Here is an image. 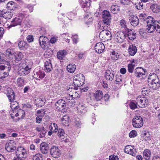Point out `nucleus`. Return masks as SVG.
<instances>
[{
  "instance_id": "1",
  "label": "nucleus",
  "mask_w": 160,
  "mask_h": 160,
  "mask_svg": "<svg viewBox=\"0 0 160 160\" xmlns=\"http://www.w3.org/2000/svg\"><path fill=\"white\" fill-rule=\"evenodd\" d=\"M147 22L148 25L147 26L146 29L149 33H152L155 30L158 33H160V24H159V22L157 20H155L153 18H151Z\"/></svg>"
},
{
  "instance_id": "2",
  "label": "nucleus",
  "mask_w": 160,
  "mask_h": 160,
  "mask_svg": "<svg viewBox=\"0 0 160 160\" xmlns=\"http://www.w3.org/2000/svg\"><path fill=\"white\" fill-rule=\"evenodd\" d=\"M152 80V82L148 85L149 87L153 90L158 89L160 86V82L157 75L154 73H150L148 78V80Z\"/></svg>"
},
{
  "instance_id": "3",
  "label": "nucleus",
  "mask_w": 160,
  "mask_h": 160,
  "mask_svg": "<svg viewBox=\"0 0 160 160\" xmlns=\"http://www.w3.org/2000/svg\"><path fill=\"white\" fill-rule=\"evenodd\" d=\"M3 55L0 53V71L4 69H7V72H3L4 77L8 76L9 75V72L11 69L10 63L9 62L6 61L3 59Z\"/></svg>"
},
{
  "instance_id": "4",
  "label": "nucleus",
  "mask_w": 160,
  "mask_h": 160,
  "mask_svg": "<svg viewBox=\"0 0 160 160\" xmlns=\"http://www.w3.org/2000/svg\"><path fill=\"white\" fill-rule=\"evenodd\" d=\"M102 20L101 25L103 27H108L111 22V16L110 12L108 11L105 10L102 12Z\"/></svg>"
},
{
  "instance_id": "5",
  "label": "nucleus",
  "mask_w": 160,
  "mask_h": 160,
  "mask_svg": "<svg viewBox=\"0 0 160 160\" xmlns=\"http://www.w3.org/2000/svg\"><path fill=\"white\" fill-rule=\"evenodd\" d=\"M26 66L25 68H21L20 67L18 69V73L20 76H24L28 75L29 73L31 70L32 65V62H30L28 63L26 62Z\"/></svg>"
},
{
  "instance_id": "6",
  "label": "nucleus",
  "mask_w": 160,
  "mask_h": 160,
  "mask_svg": "<svg viewBox=\"0 0 160 160\" xmlns=\"http://www.w3.org/2000/svg\"><path fill=\"white\" fill-rule=\"evenodd\" d=\"M132 126L136 128H141L143 124L142 118L139 116H135L132 120Z\"/></svg>"
},
{
  "instance_id": "7",
  "label": "nucleus",
  "mask_w": 160,
  "mask_h": 160,
  "mask_svg": "<svg viewBox=\"0 0 160 160\" xmlns=\"http://www.w3.org/2000/svg\"><path fill=\"white\" fill-rule=\"evenodd\" d=\"M23 17L24 15L23 14H19L18 17L14 18L11 21V24L8 27L10 28L12 27L21 25Z\"/></svg>"
},
{
  "instance_id": "8",
  "label": "nucleus",
  "mask_w": 160,
  "mask_h": 160,
  "mask_svg": "<svg viewBox=\"0 0 160 160\" xmlns=\"http://www.w3.org/2000/svg\"><path fill=\"white\" fill-rule=\"evenodd\" d=\"M136 102L138 106L141 108L146 107L148 102V99L146 98L141 97H138Z\"/></svg>"
},
{
  "instance_id": "9",
  "label": "nucleus",
  "mask_w": 160,
  "mask_h": 160,
  "mask_svg": "<svg viewBox=\"0 0 160 160\" xmlns=\"http://www.w3.org/2000/svg\"><path fill=\"white\" fill-rule=\"evenodd\" d=\"M16 157L22 158H23L26 157L27 156L26 150L23 147H18L16 152Z\"/></svg>"
},
{
  "instance_id": "10",
  "label": "nucleus",
  "mask_w": 160,
  "mask_h": 160,
  "mask_svg": "<svg viewBox=\"0 0 160 160\" xmlns=\"http://www.w3.org/2000/svg\"><path fill=\"white\" fill-rule=\"evenodd\" d=\"M33 77L37 80H40V79L44 78L45 74L42 70L40 68H36L33 71Z\"/></svg>"
},
{
  "instance_id": "11",
  "label": "nucleus",
  "mask_w": 160,
  "mask_h": 160,
  "mask_svg": "<svg viewBox=\"0 0 160 160\" xmlns=\"http://www.w3.org/2000/svg\"><path fill=\"white\" fill-rule=\"evenodd\" d=\"M55 106L57 110L62 112H64V110L66 108V105L64 100L60 99L56 102Z\"/></svg>"
},
{
  "instance_id": "12",
  "label": "nucleus",
  "mask_w": 160,
  "mask_h": 160,
  "mask_svg": "<svg viewBox=\"0 0 160 160\" xmlns=\"http://www.w3.org/2000/svg\"><path fill=\"white\" fill-rule=\"evenodd\" d=\"M114 36L115 41L118 43L123 42L124 39L126 38V33L122 32H117Z\"/></svg>"
},
{
  "instance_id": "13",
  "label": "nucleus",
  "mask_w": 160,
  "mask_h": 160,
  "mask_svg": "<svg viewBox=\"0 0 160 160\" xmlns=\"http://www.w3.org/2000/svg\"><path fill=\"white\" fill-rule=\"evenodd\" d=\"M39 44L41 48L45 50L48 48L47 43L49 42V40L48 38L45 36H41L39 39Z\"/></svg>"
},
{
  "instance_id": "14",
  "label": "nucleus",
  "mask_w": 160,
  "mask_h": 160,
  "mask_svg": "<svg viewBox=\"0 0 160 160\" xmlns=\"http://www.w3.org/2000/svg\"><path fill=\"white\" fill-rule=\"evenodd\" d=\"M13 15V12L5 9L0 10V17L10 19Z\"/></svg>"
},
{
  "instance_id": "15",
  "label": "nucleus",
  "mask_w": 160,
  "mask_h": 160,
  "mask_svg": "<svg viewBox=\"0 0 160 160\" xmlns=\"http://www.w3.org/2000/svg\"><path fill=\"white\" fill-rule=\"evenodd\" d=\"M10 103V107L11 108V110L10 111V114L11 116V118H13L14 117V115L12 113L14 112V111L15 112H16V111L19 108L18 103L15 101H13V100Z\"/></svg>"
},
{
  "instance_id": "16",
  "label": "nucleus",
  "mask_w": 160,
  "mask_h": 160,
  "mask_svg": "<svg viewBox=\"0 0 160 160\" xmlns=\"http://www.w3.org/2000/svg\"><path fill=\"white\" fill-rule=\"evenodd\" d=\"M51 155L54 158H58L61 154V151L58 147L56 146L52 147L50 149Z\"/></svg>"
},
{
  "instance_id": "17",
  "label": "nucleus",
  "mask_w": 160,
  "mask_h": 160,
  "mask_svg": "<svg viewBox=\"0 0 160 160\" xmlns=\"http://www.w3.org/2000/svg\"><path fill=\"white\" fill-rule=\"evenodd\" d=\"M16 148L15 143L13 141L8 142L5 145V149L8 152H12Z\"/></svg>"
},
{
  "instance_id": "18",
  "label": "nucleus",
  "mask_w": 160,
  "mask_h": 160,
  "mask_svg": "<svg viewBox=\"0 0 160 160\" xmlns=\"http://www.w3.org/2000/svg\"><path fill=\"white\" fill-rule=\"evenodd\" d=\"M146 70L141 67H138L134 70V73L135 76L138 78H140L141 76L145 75Z\"/></svg>"
},
{
  "instance_id": "19",
  "label": "nucleus",
  "mask_w": 160,
  "mask_h": 160,
  "mask_svg": "<svg viewBox=\"0 0 160 160\" xmlns=\"http://www.w3.org/2000/svg\"><path fill=\"white\" fill-rule=\"evenodd\" d=\"M105 48V47L104 44L99 42L96 44L95 46V50L98 53L100 54L102 52Z\"/></svg>"
},
{
  "instance_id": "20",
  "label": "nucleus",
  "mask_w": 160,
  "mask_h": 160,
  "mask_svg": "<svg viewBox=\"0 0 160 160\" xmlns=\"http://www.w3.org/2000/svg\"><path fill=\"white\" fill-rule=\"evenodd\" d=\"M127 31L126 33V38L131 40H133L136 37V33L131 29L126 28Z\"/></svg>"
},
{
  "instance_id": "21",
  "label": "nucleus",
  "mask_w": 160,
  "mask_h": 160,
  "mask_svg": "<svg viewBox=\"0 0 160 160\" xmlns=\"http://www.w3.org/2000/svg\"><path fill=\"white\" fill-rule=\"evenodd\" d=\"M80 4L83 10L87 11L91 5V1L90 0H81Z\"/></svg>"
},
{
  "instance_id": "22",
  "label": "nucleus",
  "mask_w": 160,
  "mask_h": 160,
  "mask_svg": "<svg viewBox=\"0 0 160 160\" xmlns=\"http://www.w3.org/2000/svg\"><path fill=\"white\" fill-rule=\"evenodd\" d=\"M105 77L107 80L112 81L114 77V71L111 70H107L105 72Z\"/></svg>"
},
{
  "instance_id": "23",
  "label": "nucleus",
  "mask_w": 160,
  "mask_h": 160,
  "mask_svg": "<svg viewBox=\"0 0 160 160\" xmlns=\"http://www.w3.org/2000/svg\"><path fill=\"white\" fill-rule=\"evenodd\" d=\"M133 148L134 147H132L131 146H127L124 149V152L127 153L135 156L136 155V150Z\"/></svg>"
},
{
  "instance_id": "24",
  "label": "nucleus",
  "mask_w": 160,
  "mask_h": 160,
  "mask_svg": "<svg viewBox=\"0 0 160 160\" xmlns=\"http://www.w3.org/2000/svg\"><path fill=\"white\" fill-rule=\"evenodd\" d=\"M40 150L43 154H46L48 152L49 147L48 144L45 142L42 143L40 146Z\"/></svg>"
},
{
  "instance_id": "25",
  "label": "nucleus",
  "mask_w": 160,
  "mask_h": 160,
  "mask_svg": "<svg viewBox=\"0 0 160 160\" xmlns=\"http://www.w3.org/2000/svg\"><path fill=\"white\" fill-rule=\"evenodd\" d=\"M129 21L131 25L133 26H137L139 23V20L138 18L133 15L131 16Z\"/></svg>"
},
{
  "instance_id": "26",
  "label": "nucleus",
  "mask_w": 160,
  "mask_h": 160,
  "mask_svg": "<svg viewBox=\"0 0 160 160\" xmlns=\"http://www.w3.org/2000/svg\"><path fill=\"white\" fill-rule=\"evenodd\" d=\"M141 136L143 139L145 141H148L151 140V137L149 132L148 131H142Z\"/></svg>"
},
{
  "instance_id": "27",
  "label": "nucleus",
  "mask_w": 160,
  "mask_h": 160,
  "mask_svg": "<svg viewBox=\"0 0 160 160\" xmlns=\"http://www.w3.org/2000/svg\"><path fill=\"white\" fill-rule=\"evenodd\" d=\"M44 67V70L47 72H49L52 70V65L50 60L47 61L45 62Z\"/></svg>"
},
{
  "instance_id": "28",
  "label": "nucleus",
  "mask_w": 160,
  "mask_h": 160,
  "mask_svg": "<svg viewBox=\"0 0 160 160\" xmlns=\"http://www.w3.org/2000/svg\"><path fill=\"white\" fill-rule=\"evenodd\" d=\"M63 100L65 101L66 105L67 104L69 106H72L74 104L73 100L70 96H67Z\"/></svg>"
},
{
  "instance_id": "29",
  "label": "nucleus",
  "mask_w": 160,
  "mask_h": 160,
  "mask_svg": "<svg viewBox=\"0 0 160 160\" xmlns=\"http://www.w3.org/2000/svg\"><path fill=\"white\" fill-rule=\"evenodd\" d=\"M19 48L22 50H25L27 49L28 47V44L24 41H20L18 44Z\"/></svg>"
},
{
  "instance_id": "30",
  "label": "nucleus",
  "mask_w": 160,
  "mask_h": 160,
  "mask_svg": "<svg viewBox=\"0 0 160 160\" xmlns=\"http://www.w3.org/2000/svg\"><path fill=\"white\" fill-rule=\"evenodd\" d=\"M7 95L10 101L13 100L14 99V93L12 89L11 88H8L7 90Z\"/></svg>"
},
{
  "instance_id": "31",
  "label": "nucleus",
  "mask_w": 160,
  "mask_h": 160,
  "mask_svg": "<svg viewBox=\"0 0 160 160\" xmlns=\"http://www.w3.org/2000/svg\"><path fill=\"white\" fill-rule=\"evenodd\" d=\"M87 111V108L83 105H79L78 107V112L80 115L84 114Z\"/></svg>"
},
{
  "instance_id": "32",
  "label": "nucleus",
  "mask_w": 160,
  "mask_h": 160,
  "mask_svg": "<svg viewBox=\"0 0 160 160\" xmlns=\"http://www.w3.org/2000/svg\"><path fill=\"white\" fill-rule=\"evenodd\" d=\"M128 50L129 54L132 56L134 55L137 52V47L134 45L130 46Z\"/></svg>"
},
{
  "instance_id": "33",
  "label": "nucleus",
  "mask_w": 160,
  "mask_h": 160,
  "mask_svg": "<svg viewBox=\"0 0 160 160\" xmlns=\"http://www.w3.org/2000/svg\"><path fill=\"white\" fill-rule=\"evenodd\" d=\"M151 155V152L148 149H145L143 152V157L146 160H150Z\"/></svg>"
},
{
  "instance_id": "34",
  "label": "nucleus",
  "mask_w": 160,
  "mask_h": 160,
  "mask_svg": "<svg viewBox=\"0 0 160 160\" xmlns=\"http://www.w3.org/2000/svg\"><path fill=\"white\" fill-rule=\"evenodd\" d=\"M150 8L153 12L158 13L160 12V7L157 4H152Z\"/></svg>"
},
{
  "instance_id": "35",
  "label": "nucleus",
  "mask_w": 160,
  "mask_h": 160,
  "mask_svg": "<svg viewBox=\"0 0 160 160\" xmlns=\"http://www.w3.org/2000/svg\"><path fill=\"white\" fill-rule=\"evenodd\" d=\"M102 97V92L101 91H97L94 93V97L97 101L100 100Z\"/></svg>"
},
{
  "instance_id": "36",
  "label": "nucleus",
  "mask_w": 160,
  "mask_h": 160,
  "mask_svg": "<svg viewBox=\"0 0 160 160\" xmlns=\"http://www.w3.org/2000/svg\"><path fill=\"white\" fill-rule=\"evenodd\" d=\"M140 19L144 21H146V22L148 23V21L151 18H153L151 16H148L145 13H141L139 16ZM151 19H152L151 18Z\"/></svg>"
},
{
  "instance_id": "37",
  "label": "nucleus",
  "mask_w": 160,
  "mask_h": 160,
  "mask_svg": "<svg viewBox=\"0 0 160 160\" xmlns=\"http://www.w3.org/2000/svg\"><path fill=\"white\" fill-rule=\"evenodd\" d=\"M68 117L67 116H64L62 118V124L64 127H67L69 126Z\"/></svg>"
},
{
  "instance_id": "38",
  "label": "nucleus",
  "mask_w": 160,
  "mask_h": 160,
  "mask_svg": "<svg viewBox=\"0 0 160 160\" xmlns=\"http://www.w3.org/2000/svg\"><path fill=\"white\" fill-rule=\"evenodd\" d=\"M66 54V52L64 50L59 51L57 54V56L60 60H62Z\"/></svg>"
},
{
  "instance_id": "39",
  "label": "nucleus",
  "mask_w": 160,
  "mask_h": 160,
  "mask_svg": "<svg viewBox=\"0 0 160 160\" xmlns=\"http://www.w3.org/2000/svg\"><path fill=\"white\" fill-rule=\"evenodd\" d=\"M7 8L10 10H13L16 8V5L15 2L10 1L8 2L7 4Z\"/></svg>"
},
{
  "instance_id": "40",
  "label": "nucleus",
  "mask_w": 160,
  "mask_h": 160,
  "mask_svg": "<svg viewBox=\"0 0 160 160\" xmlns=\"http://www.w3.org/2000/svg\"><path fill=\"white\" fill-rule=\"evenodd\" d=\"M73 79L74 80L79 81L82 82H83L85 80V78L82 74H79L75 76Z\"/></svg>"
},
{
  "instance_id": "41",
  "label": "nucleus",
  "mask_w": 160,
  "mask_h": 160,
  "mask_svg": "<svg viewBox=\"0 0 160 160\" xmlns=\"http://www.w3.org/2000/svg\"><path fill=\"white\" fill-rule=\"evenodd\" d=\"M49 128L51 131L57 132L58 130V127L57 125L55 123H52L49 126Z\"/></svg>"
},
{
  "instance_id": "42",
  "label": "nucleus",
  "mask_w": 160,
  "mask_h": 160,
  "mask_svg": "<svg viewBox=\"0 0 160 160\" xmlns=\"http://www.w3.org/2000/svg\"><path fill=\"white\" fill-rule=\"evenodd\" d=\"M73 83L74 84V89H77L78 87H80L83 85L84 82H82L79 81L73 80Z\"/></svg>"
},
{
  "instance_id": "43",
  "label": "nucleus",
  "mask_w": 160,
  "mask_h": 160,
  "mask_svg": "<svg viewBox=\"0 0 160 160\" xmlns=\"http://www.w3.org/2000/svg\"><path fill=\"white\" fill-rule=\"evenodd\" d=\"M76 68V66L73 64H69L67 66V70L68 72L72 73L73 72Z\"/></svg>"
},
{
  "instance_id": "44",
  "label": "nucleus",
  "mask_w": 160,
  "mask_h": 160,
  "mask_svg": "<svg viewBox=\"0 0 160 160\" xmlns=\"http://www.w3.org/2000/svg\"><path fill=\"white\" fill-rule=\"evenodd\" d=\"M16 113L15 114L16 117L20 116L21 118H23L25 116L24 111L21 109H18L16 111Z\"/></svg>"
},
{
  "instance_id": "45",
  "label": "nucleus",
  "mask_w": 160,
  "mask_h": 160,
  "mask_svg": "<svg viewBox=\"0 0 160 160\" xmlns=\"http://www.w3.org/2000/svg\"><path fill=\"white\" fill-rule=\"evenodd\" d=\"M14 52V51L13 49L9 48L6 50V55L9 58H12Z\"/></svg>"
},
{
  "instance_id": "46",
  "label": "nucleus",
  "mask_w": 160,
  "mask_h": 160,
  "mask_svg": "<svg viewBox=\"0 0 160 160\" xmlns=\"http://www.w3.org/2000/svg\"><path fill=\"white\" fill-rule=\"evenodd\" d=\"M17 84L19 87H22L25 85V81L22 78H18L17 80Z\"/></svg>"
},
{
  "instance_id": "47",
  "label": "nucleus",
  "mask_w": 160,
  "mask_h": 160,
  "mask_svg": "<svg viewBox=\"0 0 160 160\" xmlns=\"http://www.w3.org/2000/svg\"><path fill=\"white\" fill-rule=\"evenodd\" d=\"M22 54L21 52H18L14 55V58L16 61H20L22 57Z\"/></svg>"
},
{
  "instance_id": "48",
  "label": "nucleus",
  "mask_w": 160,
  "mask_h": 160,
  "mask_svg": "<svg viewBox=\"0 0 160 160\" xmlns=\"http://www.w3.org/2000/svg\"><path fill=\"white\" fill-rule=\"evenodd\" d=\"M111 10L112 13L115 14L119 10V8L117 6H112L111 7Z\"/></svg>"
},
{
  "instance_id": "49",
  "label": "nucleus",
  "mask_w": 160,
  "mask_h": 160,
  "mask_svg": "<svg viewBox=\"0 0 160 160\" xmlns=\"http://www.w3.org/2000/svg\"><path fill=\"white\" fill-rule=\"evenodd\" d=\"M33 160H42V154L40 153H37L33 157Z\"/></svg>"
},
{
  "instance_id": "50",
  "label": "nucleus",
  "mask_w": 160,
  "mask_h": 160,
  "mask_svg": "<svg viewBox=\"0 0 160 160\" xmlns=\"http://www.w3.org/2000/svg\"><path fill=\"white\" fill-rule=\"evenodd\" d=\"M111 58L114 60H117L118 58L119 55L117 52H116L115 51H113L111 54Z\"/></svg>"
},
{
  "instance_id": "51",
  "label": "nucleus",
  "mask_w": 160,
  "mask_h": 160,
  "mask_svg": "<svg viewBox=\"0 0 160 160\" xmlns=\"http://www.w3.org/2000/svg\"><path fill=\"white\" fill-rule=\"evenodd\" d=\"M143 5L142 2H139L136 3L135 5V6L137 9L141 10L143 8Z\"/></svg>"
},
{
  "instance_id": "52",
  "label": "nucleus",
  "mask_w": 160,
  "mask_h": 160,
  "mask_svg": "<svg viewBox=\"0 0 160 160\" xmlns=\"http://www.w3.org/2000/svg\"><path fill=\"white\" fill-rule=\"evenodd\" d=\"M135 65L132 63H130L128 65V70L130 73H132L133 72Z\"/></svg>"
},
{
  "instance_id": "53",
  "label": "nucleus",
  "mask_w": 160,
  "mask_h": 160,
  "mask_svg": "<svg viewBox=\"0 0 160 160\" xmlns=\"http://www.w3.org/2000/svg\"><path fill=\"white\" fill-rule=\"evenodd\" d=\"M137 135V132L136 131L132 130L129 133V136L130 138H134Z\"/></svg>"
},
{
  "instance_id": "54",
  "label": "nucleus",
  "mask_w": 160,
  "mask_h": 160,
  "mask_svg": "<svg viewBox=\"0 0 160 160\" xmlns=\"http://www.w3.org/2000/svg\"><path fill=\"white\" fill-rule=\"evenodd\" d=\"M65 134L64 130L62 129H59L58 130V137H62Z\"/></svg>"
},
{
  "instance_id": "55",
  "label": "nucleus",
  "mask_w": 160,
  "mask_h": 160,
  "mask_svg": "<svg viewBox=\"0 0 160 160\" xmlns=\"http://www.w3.org/2000/svg\"><path fill=\"white\" fill-rule=\"evenodd\" d=\"M138 105L137 104L135 103L134 102H131L130 103L129 106L130 108L132 109H135L136 108H137V106Z\"/></svg>"
},
{
  "instance_id": "56",
  "label": "nucleus",
  "mask_w": 160,
  "mask_h": 160,
  "mask_svg": "<svg viewBox=\"0 0 160 160\" xmlns=\"http://www.w3.org/2000/svg\"><path fill=\"white\" fill-rule=\"evenodd\" d=\"M150 92V89L146 88H143L142 91V92L143 94H145L146 95L148 94Z\"/></svg>"
},
{
  "instance_id": "57",
  "label": "nucleus",
  "mask_w": 160,
  "mask_h": 160,
  "mask_svg": "<svg viewBox=\"0 0 160 160\" xmlns=\"http://www.w3.org/2000/svg\"><path fill=\"white\" fill-rule=\"evenodd\" d=\"M120 24L121 26L123 28H126V22L125 20L122 19L120 21Z\"/></svg>"
},
{
  "instance_id": "58",
  "label": "nucleus",
  "mask_w": 160,
  "mask_h": 160,
  "mask_svg": "<svg viewBox=\"0 0 160 160\" xmlns=\"http://www.w3.org/2000/svg\"><path fill=\"white\" fill-rule=\"evenodd\" d=\"M88 86L86 85L85 86H83V84L81 86L80 88V89L81 91L86 92L88 90Z\"/></svg>"
},
{
  "instance_id": "59",
  "label": "nucleus",
  "mask_w": 160,
  "mask_h": 160,
  "mask_svg": "<svg viewBox=\"0 0 160 160\" xmlns=\"http://www.w3.org/2000/svg\"><path fill=\"white\" fill-rule=\"evenodd\" d=\"M68 35L69 34L68 33H63L62 34V37L65 39V41L67 42L68 43H69V42L70 39L68 38H65V36H68Z\"/></svg>"
},
{
  "instance_id": "60",
  "label": "nucleus",
  "mask_w": 160,
  "mask_h": 160,
  "mask_svg": "<svg viewBox=\"0 0 160 160\" xmlns=\"http://www.w3.org/2000/svg\"><path fill=\"white\" fill-rule=\"evenodd\" d=\"M109 159V160H118V156L115 155H110Z\"/></svg>"
},
{
  "instance_id": "61",
  "label": "nucleus",
  "mask_w": 160,
  "mask_h": 160,
  "mask_svg": "<svg viewBox=\"0 0 160 160\" xmlns=\"http://www.w3.org/2000/svg\"><path fill=\"white\" fill-rule=\"evenodd\" d=\"M120 3L123 5H128L130 3L129 0H120Z\"/></svg>"
},
{
  "instance_id": "62",
  "label": "nucleus",
  "mask_w": 160,
  "mask_h": 160,
  "mask_svg": "<svg viewBox=\"0 0 160 160\" xmlns=\"http://www.w3.org/2000/svg\"><path fill=\"white\" fill-rule=\"evenodd\" d=\"M78 36L77 35H75L72 36V39L73 42L75 44H76L78 42Z\"/></svg>"
},
{
  "instance_id": "63",
  "label": "nucleus",
  "mask_w": 160,
  "mask_h": 160,
  "mask_svg": "<svg viewBox=\"0 0 160 160\" xmlns=\"http://www.w3.org/2000/svg\"><path fill=\"white\" fill-rule=\"evenodd\" d=\"M27 39L29 42H32L33 40V36L30 35H28L27 37Z\"/></svg>"
},
{
  "instance_id": "64",
  "label": "nucleus",
  "mask_w": 160,
  "mask_h": 160,
  "mask_svg": "<svg viewBox=\"0 0 160 160\" xmlns=\"http://www.w3.org/2000/svg\"><path fill=\"white\" fill-rule=\"evenodd\" d=\"M36 130L38 132H42L45 130V128L43 126H39L36 128Z\"/></svg>"
}]
</instances>
